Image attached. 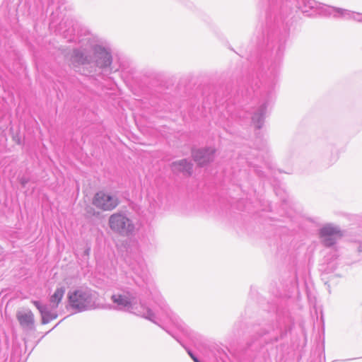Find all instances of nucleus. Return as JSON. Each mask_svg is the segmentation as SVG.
<instances>
[{
    "mask_svg": "<svg viewBox=\"0 0 362 362\" xmlns=\"http://www.w3.org/2000/svg\"><path fill=\"white\" fill-rule=\"evenodd\" d=\"M327 148L330 149L331 151H332L333 149H334V146H327Z\"/></svg>",
    "mask_w": 362,
    "mask_h": 362,
    "instance_id": "obj_19",
    "label": "nucleus"
},
{
    "mask_svg": "<svg viewBox=\"0 0 362 362\" xmlns=\"http://www.w3.org/2000/svg\"><path fill=\"white\" fill-rule=\"evenodd\" d=\"M109 225L113 231L126 236L133 235L136 228L133 221L122 213L112 214L109 218Z\"/></svg>",
    "mask_w": 362,
    "mask_h": 362,
    "instance_id": "obj_6",
    "label": "nucleus"
},
{
    "mask_svg": "<svg viewBox=\"0 0 362 362\" xmlns=\"http://www.w3.org/2000/svg\"><path fill=\"white\" fill-rule=\"evenodd\" d=\"M149 295L158 305L161 312L155 313L144 302L138 300L136 296L129 291H119L114 293L110 300L112 305L110 308L123 312H128L136 316L145 318L161 327L158 320H169L177 329L184 332L185 325L182 320L168 307L160 291L153 285L149 288Z\"/></svg>",
    "mask_w": 362,
    "mask_h": 362,
    "instance_id": "obj_2",
    "label": "nucleus"
},
{
    "mask_svg": "<svg viewBox=\"0 0 362 362\" xmlns=\"http://www.w3.org/2000/svg\"><path fill=\"white\" fill-rule=\"evenodd\" d=\"M16 317L23 329L30 330L33 328L34 315L30 310L19 311Z\"/></svg>",
    "mask_w": 362,
    "mask_h": 362,
    "instance_id": "obj_11",
    "label": "nucleus"
},
{
    "mask_svg": "<svg viewBox=\"0 0 362 362\" xmlns=\"http://www.w3.org/2000/svg\"><path fill=\"white\" fill-rule=\"evenodd\" d=\"M33 304L40 313L42 324H47L57 317V314L55 311L57 308H53L52 304L49 305H42L39 301H33Z\"/></svg>",
    "mask_w": 362,
    "mask_h": 362,
    "instance_id": "obj_10",
    "label": "nucleus"
},
{
    "mask_svg": "<svg viewBox=\"0 0 362 362\" xmlns=\"http://www.w3.org/2000/svg\"><path fill=\"white\" fill-rule=\"evenodd\" d=\"M165 331H166V332H168V333H169L170 334H171L168 330H165Z\"/></svg>",
    "mask_w": 362,
    "mask_h": 362,
    "instance_id": "obj_22",
    "label": "nucleus"
},
{
    "mask_svg": "<svg viewBox=\"0 0 362 362\" xmlns=\"http://www.w3.org/2000/svg\"><path fill=\"white\" fill-rule=\"evenodd\" d=\"M86 212L90 215L94 214V209L91 206H87L86 208Z\"/></svg>",
    "mask_w": 362,
    "mask_h": 362,
    "instance_id": "obj_16",
    "label": "nucleus"
},
{
    "mask_svg": "<svg viewBox=\"0 0 362 362\" xmlns=\"http://www.w3.org/2000/svg\"><path fill=\"white\" fill-rule=\"evenodd\" d=\"M92 204L103 211H112L119 205V200L116 194L100 190L95 194Z\"/></svg>",
    "mask_w": 362,
    "mask_h": 362,
    "instance_id": "obj_8",
    "label": "nucleus"
},
{
    "mask_svg": "<svg viewBox=\"0 0 362 362\" xmlns=\"http://www.w3.org/2000/svg\"><path fill=\"white\" fill-rule=\"evenodd\" d=\"M318 236L323 246L330 247L344 236V231L339 226L328 223L319 229Z\"/></svg>",
    "mask_w": 362,
    "mask_h": 362,
    "instance_id": "obj_7",
    "label": "nucleus"
},
{
    "mask_svg": "<svg viewBox=\"0 0 362 362\" xmlns=\"http://www.w3.org/2000/svg\"><path fill=\"white\" fill-rule=\"evenodd\" d=\"M259 133H256L257 139L259 141L260 144L257 146L252 152L247 155L245 160L249 166L252 167L255 173L260 177H266L267 175L260 169L262 167L259 166L258 163H262L268 170H272V161L270 160V155L269 154V149L267 145L266 140H263L258 136Z\"/></svg>",
    "mask_w": 362,
    "mask_h": 362,
    "instance_id": "obj_5",
    "label": "nucleus"
},
{
    "mask_svg": "<svg viewBox=\"0 0 362 362\" xmlns=\"http://www.w3.org/2000/svg\"><path fill=\"white\" fill-rule=\"evenodd\" d=\"M65 291L66 289L64 286L58 287L54 294L50 296L49 303L53 308H57L64 296Z\"/></svg>",
    "mask_w": 362,
    "mask_h": 362,
    "instance_id": "obj_13",
    "label": "nucleus"
},
{
    "mask_svg": "<svg viewBox=\"0 0 362 362\" xmlns=\"http://www.w3.org/2000/svg\"><path fill=\"white\" fill-rule=\"evenodd\" d=\"M187 353L194 362H200V361L192 354L190 350H188Z\"/></svg>",
    "mask_w": 362,
    "mask_h": 362,
    "instance_id": "obj_15",
    "label": "nucleus"
},
{
    "mask_svg": "<svg viewBox=\"0 0 362 362\" xmlns=\"http://www.w3.org/2000/svg\"><path fill=\"white\" fill-rule=\"evenodd\" d=\"M354 251L358 255H362V250H354Z\"/></svg>",
    "mask_w": 362,
    "mask_h": 362,
    "instance_id": "obj_18",
    "label": "nucleus"
},
{
    "mask_svg": "<svg viewBox=\"0 0 362 362\" xmlns=\"http://www.w3.org/2000/svg\"><path fill=\"white\" fill-rule=\"evenodd\" d=\"M85 40V46L73 50L71 62L74 66H83L89 74L95 72L97 69L109 74L119 70L112 64V50L107 41L93 34H88Z\"/></svg>",
    "mask_w": 362,
    "mask_h": 362,
    "instance_id": "obj_3",
    "label": "nucleus"
},
{
    "mask_svg": "<svg viewBox=\"0 0 362 362\" xmlns=\"http://www.w3.org/2000/svg\"><path fill=\"white\" fill-rule=\"evenodd\" d=\"M68 298L70 307L77 313L105 308L98 302V293L88 288H80L69 292Z\"/></svg>",
    "mask_w": 362,
    "mask_h": 362,
    "instance_id": "obj_4",
    "label": "nucleus"
},
{
    "mask_svg": "<svg viewBox=\"0 0 362 362\" xmlns=\"http://www.w3.org/2000/svg\"><path fill=\"white\" fill-rule=\"evenodd\" d=\"M274 190H275V193L276 194V195L277 196H280L281 200L284 202H286V195L285 194L284 192H283V193L281 194V189L275 188Z\"/></svg>",
    "mask_w": 362,
    "mask_h": 362,
    "instance_id": "obj_14",
    "label": "nucleus"
},
{
    "mask_svg": "<svg viewBox=\"0 0 362 362\" xmlns=\"http://www.w3.org/2000/svg\"><path fill=\"white\" fill-rule=\"evenodd\" d=\"M265 12V22L256 36V49L247 56L256 70V77L249 76L247 87L242 95L247 100H258L251 113V120L257 130L264 125L267 107L275 98L274 88L280 72L286 42L289 35V18L300 11L308 16L314 15L342 17L362 23V13L327 6L315 0H260Z\"/></svg>",
    "mask_w": 362,
    "mask_h": 362,
    "instance_id": "obj_1",
    "label": "nucleus"
},
{
    "mask_svg": "<svg viewBox=\"0 0 362 362\" xmlns=\"http://www.w3.org/2000/svg\"><path fill=\"white\" fill-rule=\"evenodd\" d=\"M215 152L211 147L192 148V156L198 165L204 166L214 160Z\"/></svg>",
    "mask_w": 362,
    "mask_h": 362,
    "instance_id": "obj_9",
    "label": "nucleus"
},
{
    "mask_svg": "<svg viewBox=\"0 0 362 362\" xmlns=\"http://www.w3.org/2000/svg\"><path fill=\"white\" fill-rule=\"evenodd\" d=\"M335 263L333 262H327V267H330L332 269L335 267Z\"/></svg>",
    "mask_w": 362,
    "mask_h": 362,
    "instance_id": "obj_17",
    "label": "nucleus"
},
{
    "mask_svg": "<svg viewBox=\"0 0 362 362\" xmlns=\"http://www.w3.org/2000/svg\"><path fill=\"white\" fill-rule=\"evenodd\" d=\"M84 252H85V253H86V255H88V253L87 252H88V250H85Z\"/></svg>",
    "mask_w": 362,
    "mask_h": 362,
    "instance_id": "obj_20",
    "label": "nucleus"
},
{
    "mask_svg": "<svg viewBox=\"0 0 362 362\" xmlns=\"http://www.w3.org/2000/svg\"><path fill=\"white\" fill-rule=\"evenodd\" d=\"M330 255H331L332 257L335 256V255H334V254H330Z\"/></svg>",
    "mask_w": 362,
    "mask_h": 362,
    "instance_id": "obj_21",
    "label": "nucleus"
},
{
    "mask_svg": "<svg viewBox=\"0 0 362 362\" xmlns=\"http://www.w3.org/2000/svg\"><path fill=\"white\" fill-rule=\"evenodd\" d=\"M171 170L173 173H183L190 175L192 173V164L187 159L175 161L171 164Z\"/></svg>",
    "mask_w": 362,
    "mask_h": 362,
    "instance_id": "obj_12",
    "label": "nucleus"
}]
</instances>
